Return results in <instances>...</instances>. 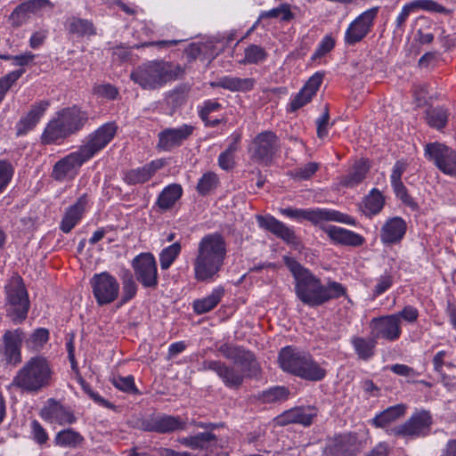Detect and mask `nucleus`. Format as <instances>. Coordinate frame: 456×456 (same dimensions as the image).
Wrapping results in <instances>:
<instances>
[{
    "mask_svg": "<svg viewBox=\"0 0 456 456\" xmlns=\"http://www.w3.org/2000/svg\"><path fill=\"white\" fill-rule=\"evenodd\" d=\"M406 230L407 224L402 217H391L380 229V240L387 246L398 244L403 239Z\"/></svg>",
    "mask_w": 456,
    "mask_h": 456,
    "instance_id": "393cba45",
    "label": "nucleus"
},
{
    "mask_svg": "<svg viewBox=\"0 0 456 456\" xmlns=\"http://www.w3.org/2000/svg\"><path fill=\"white\" fill-rule=\"evenodd\" d=\"M369 170L370 165L367 159L356 160L348 175L343 177L341 184L346 187L358 185L364 180Z\"/></svg>",
    "mask_w": 456,
    "mask_h": 456,
    "instance_id": "c9c22d12",
    "label": "nucleus"
},
{
    "mask_svg": "<svg viewBox=\"0 0 456 456\" xmlns=\"http://www.w3.org/2000/svg\"><path fill=\"white\" fill-rule=\"evenodd\" d=\"M183 74V69L165 61H149L138 65L130 74L133 82L144 90H155Z\"/></svg>",
    "mask_w": 456,
    "mask_h": 456,
    "instance_id": "423d86ee",
    "label": "nucleus"
},
{
    "mask_svg": "<svg viewBox=\"0 0 456 456\" xmlns=\"http://www.w3.org/2000/svg\"><path fill=\"white\" fill-rule=\"evenodd\" d=\"M110 382L116 388L122 392L133 395L139 394V390L134 384V379L132 375L126 377L119 375L113 376L110 379Z\"/></svg>",
    "mask_w": 456,
    "mask_h": 456,
    "instance_id": "de8ad7c7",
    "label": "nucleus"
},
{
    "mask_svg": "<svg viewBox=\"0 0 456 456\" xmlns=\"http://www.w3.org/2000/svg\"><path fill=\"white\" fill-rule=\"evenodd\" d=\"M88 118V113L77 106L59 110L45 127L41 142L48 145L62 142L82 130Z\"/></svg>",
    "mask_w": 456,
    "mask_h": 456,
    "instance_id": "20e7f679",
    "label": "nucleus"
},
{
    "mask_svg": "<svg viewBox=\"0 0 456 456\" xmlns=\"http://www.w3.org/2000/svg\"><path fill=\"white\" fill-rule=\"evenodd\" d=\"M322 78L323 75L322 73L317 72L313 75L290 102L289 110L296 111L307 104L319 90Z\"/></svg>",
    "mask_w": 456,
    "mask_h": 456,
    "instance_id": "bb28decb",
    "label": "nucleus"
},
{
    "mask_svg": "<svg viewBox=\"0 0 456 456\" xmlns=\"http://www.w3.org/2000/svg\"><path fill=\"white\" fill-rule=\"evenodd\" d=\"M86 204L87 197L86 194H84L77 199L75 204L67 209L60 225L61 230L64 233L69 232L78 223L85 212Z\"/></svg>",
    "mask_w": 456,
    "mask_h": 456,
    "instance_id": "7c9ffc66",
    "label": "nucleus"
},
{
    "mask_svg": "<svg viewBox=\"0 0 456 456\" xmlns=\"http://www.w3.org/2000/svg\"><path fill=\"white\" fill-rule=\"evenodd\" d=\"M329 119H330L329 110H328V108L326 107L325 111L316 121L317 135L319 138H323L327 135Z\"/></svg>",
    "mask_w": 456,
    "mask_h": 456,
    "instance_id": "338daca9",
    "label": "nucleus"
},
{
    "mask_svg": "<svg viewBox=\"0 0 456 456\" xmlns=\"http://www.w3.org/2000/svg\"><path fill=\"white\" fill-rule=\"evenodd\" d=\"M255 83V79L251 77H224L218 81L217 86L233 92H247L254 87Z\"/></svg>",
    "mask_w": 456,
    "mask_h": 456,
    "instance_id": "a19ab883",
    "label": "nucleus"
},
{
    "mask_svg": "<svg viewBox=\"0 0 456 456\" xmlns=\"http://www.w3.org/2000/svg\"><path fill=\"white\" fill-rule=\"evenodd\" d=\"M446 355H447V352L444 351V350L439 351L438 353H436L435 354V356L433 358L434 369L436 371H437L438 373H440L443 376L444 382L445 383L446 386L455 387L456 386V377L453 376L452 378H451L449 375H447L444 371V366L445 365L444 358Z\"/></svg>",
    "mask_w": 456,
    "mask_h": 456,
    "instance_id": "8fccbe9b",
    "label": "nucleus"
},
{
    "mask_svg": "<svg viewBox=\"0 0 456 456\" xmlns=\"http://www.w3.org/2000/svg\"><path fill=\"white\" fill-rule=\"evenodd\" d=\"M351 343L359 359L367 361L374 355L377 340L372 336L370 338L353 337Z\"/></svg>",
    "mask_w": 456,
    "mask_h": 456,
    "instance_id": "79ce46f5",
    "label": "nucleus"
},
{
    "mask_svg": "<svg viewBox=\"0 0 456 456\" xmlns=\"http://www.w3.org/2000/svg\"><path fill=\"white\" fill-rule=\"evenodd\" d=\"M122 289L123 295L121 298V304L128 302L136 295L137 285L134 281L131 273H127L124 278Z\"/></svg>",
    "mask_w": 456,
    "mask_h": 456,
    "instance_id": "6e6d98bb",
    "label": "nucleus"
},
{
    "mask_svg": "<svg viewBox=\"0 0 456 456\" xmlns=\"http://www.w3.org/2000/svg\"><path fill=\"white\" fill-rule=\"evenodd\" d=\"M163 167L161 160L151 161L142 167L126 173L125 181L129 184L143 183L149 181L157 170Z\"/></svg>",
    "mask_w": 456,
    "mask_h": 456,
    "instance_id": "473e14b6",
    "label": "nucleus"
},
{
    "mask_svg": "<svg viewBox=\"0 0 456 456\" xmlns=\"http://www.w3.org/2000/svg\"><path fill=\"white\" fill-rule=\"evenodd\" d=\"M280 150V139L272 131L259 133L252 141L250 151L252 158L258 162L270 165L273 158Z\"/></svg>",
    "mask_w": 456,
    "mask_h": 456,
    "instance_id": "2eb2a0df",
    "label": "nucleus"
},
{
    "mask_svg": "<svg viewBox=\"0 0 456 456\" xmlns=\"http://www.w3.org/2000/svg\"><path fill=\"white\" fill-rule=\"evenodd\" d=\"M414 11L423 10L436 13H448L449 11L435 0H413L410 2Z\"/></svg>",
    "mask_w": 456,
    "mask_h": 456,
    "instance_id": "3c124183",
    "label": "nucleus"
},
{
    "mask_svg": "<svg viewBox=\"0 0 456 456\" xmlns=\"http://www.w3.org/2000/svg\"><path fill=\"white\" fill-rule=\"evenodd\" d=\"M94 92L97 95L109 100L116 99L118 94V89L110 84L98 85L94 86Z\"/></svg>",
    "mask_w": 456,
    "mask_h": 456,
    "instance_id": "bf43d9fd",
    "label": "nucleus"
},
{
    "mask_svg": "<svg viewBox=\"0 0 456 456\" xmlns=\"http://www.w3.org/2000/svg\"><path fill=\"white\" fill-rule=\"evenodd\" d=\"M183 189L181 185L173 183L167 186L159 195L157 205L163 210L170 209L181 198Z\"/></svg>",
    "mask_w": 456,
    "mask_h": 456,
    "instance_id": "58836bf2",
    "label": "nucleus"
},
{
    "mask_svg": "<svg viewBox=\"0 0 456 456\" xmlns=\"http://www.w3.org/2000/svg\"><path fill=\"white\" fill-rule=\"evenodd\" d=\"M425 157L444 174L456 176V150L442 142H435L425 145Z\"/></svg>",
    "mask_w": 456,
    "mask_h": 456,
    "instance_id": "9b49d317",
    "label": "nucleus"
},
{
    "mask_svg": "<svg viewBox=\"0 0 456 456\" xmlns=\"http://www.w3.org/2000/svg\"><path fill=\"white\" fill-rule=\"evenodd\" d=\"M222 106L218 102L208 100L204 102L200 110L199 111V115L201 119H207V118H209L211 113L220 110Z\"/></svg>",
    "mask_w": 456,
    "mask_h": 456,
    "instance_id": "0e129e2a",
    "label": "nucleus"
},
{
    "mask_svg": "<svg viewBox=\"0 0 456 456\" xmlns=\"http://www.w3.org/2000/svg\"><path fill=\"white\" fill-rule=\"evenodd\" d=\"M335 46V41L331 37H325L320 45H318L316 51L312 56L313 60H317L324 56L326 53L330 52Z\"/></svg>",
    "mask_w": 456,
    "mask_h": 456,
    "instance_id": "13d9d810",
    "label": "nucleus"
},
{
    "mask_svg": "<svg viewBox=\"0 0 456 456\" xmlns=\"http://www.w3.org/2000/svg\"><path fill=\"white\" fill-rule=\"evenodd\" d=\"M83 436L73 428H66L58 432L54 437L57 446L77 448L84 443Z\"/></svg>",
    "mask_w": 456,
    "mask_h": 456,
    "instance_id": "ea45409f",
    "label": "nucleus"
},
{
    "mask_svg": "<svg viewBox=\"0 0 456 456\" xmlns=\"http://www.w3.org/2000/svg\"><path fill=\"white\" fill-rule=\"evenodd\" d=\"M267 52L260 45H249L244 51V64H257L267 58Z\"/></svg>",
    "mask_w": 456,
    "mask_h": 456,
    "instance_id": "a18cd8bd",
    "label": "nucleus"
},
{
    "mask_svg": "<svg viewBox=\"0 0 456 456\" xmlns=\"http://www.w3.org/2000/svg\"><path fill=\"white\" fill-rule=\"evenodd\" d=\"M281 15V20L284 21H289L294 17V14L289 9V5L287 4H282L277 8H273L270 11L262 12L260 18H278Z\"/></svg>",
    "mask_w": 456,
    "mask_h": 456,
    "instance_id": "5fc2aeb1",
    "label": "nucleus"
},
{
    "mask_svg": "<svg viewBox=\"0 0 456 456\" xmlns=\"http://www.w3.org/2000/svg\"><path fill=\"white\" fill-rule=\"evenodd\" d=\"M392 187L395 193V196L402 200V202L409 207L412 210H418L419 205L408 193V191L404 184L402 183H393Z\"/></svg>",
    "mask_w": 456,
    "mask_h": 456,
    "instance_id": "864d4df0",
    "label": "nucleus"
},
{
    "mask_svg": "<svg viewBox=\"0 0 456 456\" xmlns=\"http://www.w3.org/2000/svg\"><path fill=\"white\" fill-rule=\"evenodd\" d=\"M31 429L34 440L40 445L45 444L48 441V435L45 428L37 420L31 422Z\"/></svg>",
    "mask_w": 456,
    "mask_h": 456,
    "instance_id": "052dcab7",
    "label": "nucleus"
},
{
    "mask_svg": "<svg viewBox=\"0 0 456 456\" xmlns=\"http://www.w3.org/2000/svg\"><path fill=\"white\" fill-rule=\"evenodd\" d=\"M181 252V244L175 242L165 248L159 254L160 267L163 270L168 269Z\"/></svg>",
    "mask_w": 456,
    "mask_h": 456,
    "instance_id": "49530a36",
    "label": "nucleus"
},
{
    "mask_svg": "<svg viewBox=\"0 0 456 456\" xmlns=\"http://www.w3.org/2000/svg\"><path fill=\"white\" fill-rule=\"evenodd\" d=\"M379 12V7H372L358 16L347 28L345 40L348 45L362 41L370 31L373 21Z\"/></svg>",
    "mask_w": 456,
    "mask_h": 456,
    "instance_id": "a211bd4d",
    "label": "nucleus"
},
{
    "mask_svg": "<svg viewBox=\"0 0 456 456\" xmlns=\"http://www.w3.org/2000/svg\"><path fill=\"white\" fill-rule=\"evenodd\" d=\"M218 177L215 173L208 172L202 175L197 184V191L200 195H207L216 188Z\"/></svg>",
    "mask_w": 456,
    "mask_h": 456,
    "instance_id": "603ef678",
    "label": "nucleus"
},
{
    "mask_svg": "<svg viewBox=\"0 0 456 456\" xmlns=\"http://www.w3.org/2000/svg\"><path fill=\"white\" fill-rule=\"evenodd\" d=\"M411 12H414V10L411 7V3H407L406 4L403 5L401 12L398 14V16L395 19V30L404 31L405 22H406L407 19L409 18L410 13Z\"/></svg>",
    "mask_w": 456,
    "mask_h": 456,
    "instance_id": "e2e57ef3",
    "label": "nucleus"
},
{
    "mask_svg": "<svg viewBox=\"0 0 456 456\" xmlns=\"http://www.w3.org/2000/svg\"><path fill=\"white\" fill-rule=\"evenodd\" d=\"M24 338L25 334L20 329L5 331L3 336V342L7 362L14 365L20 362V346Z\"/></svg>",
    "mask_w": 456,
    "mask_h": 456,
    "instance_id": "a878e982",
    "label": "nucleus"
},
{
    "mask_svg": "<svg viewBox=\"0 0 456 456\" xmlns=\"http://www.w3.org/2000/svg\"><path fill=\"white\" fill-rule=\"evenodd\" d=\"M217 351L224 358L239 365L240 369L228 365L220 360H205L199 370L214 371L225 387L238 389L243 384L245 378L256 377L258 374L259 364L252 352L231 343L222 344L217 347Z\"/></svg>",
    "mask_w": 456,
    "mask_h": 456,
    "instance_id": "f257e3e1",
    "label": "nucleus"
},
{
    "mask_svg": "<svg viewBox=\"0 0 456 456\" xmlns=\"http://www.w3.org/2000/svg\"><path fill=\"white\" fill-rule=\"evenodd\" d=\"M405 406L403 404H396L387 408L380 413L377 414L372 419V424L376 428H386L392 422H395L405 413Z\"/></svg>",
    "mask_w": 456,
    "mask_h": 456,
    "instance_id": "4c0bfd02",
    "label": "nucleus"
},
{
    "mask_svg": "<svg viewBox=\"0 0 456 456\" xmlns=\"http://www.w3.org/2000/svg\"><path fill=\"white\" fill-rule=\"evenodd\" d=\"M13 167L8 160H0V193H2L13 175Z\"/></svg>",
    "mask_w": 456,
    "mask_h": 456,
    "instance_id": "4d7b16f0",
    "label": "nucleus"
},
{
    "mask_svg": "<svg viewBox=\"0 0 456 456\" xmlns=\"http://www.w3.org/2000/svg\"><path fill=\"white\" fill-rule=\"evenodd\" d=\"M384 204L382 194L377 189H373L363 200V213L370 216L377 215L381 211Z\"/></svg>",
    "mask_w": 456,
    "mask_h": 456,
    "instance_id": "37998d69",
    "label": "nucleus"
},
{
    "mask_svg": "<svg viewBox=\"0 0 456 456\" xmlns=\"http://www.w3.org/2000/svg\"><path fill=\"white\" fill-rule=\"evenodd\" d=\"M450 111L444 106L429 107L425 111V121L432 128L444 131L449 122Z\"/></svg>",
    "mask_w": 456,
    "mask_h": 456,
    "instance_id": "72a5a7b5",
    "label": "nucleus"
},
{
    "mask_svg": "<svg viewBox=\"0 0 456 456\" xmlns=\"http://www.w3.org/2000/svg\"><path fill=\"white\" fill-rule=\"evenodd\" d=\"M356 435L351 433L340 434L329 438L323 448L325 456H356L359 449Z\"/></svg>",
    "mask_w": 456,
    "mask_h": 456,
    "instance_id": "6ab92c4d",
    "label": "nucleus"
},
{
    "mask_svg": "<svg viewBox=\"0 0 456 456\" xmlns=\"http://www.w3.org/2000/svg\"><path fill=\"white\" fill-rule=\"evenodd\" d=\"M286 266L295 279V292L298 299L311 307L322 305L331 299L346 296V289L339 282L323 285L319 278L294 258L284 257Z\"/></svg>",
    "mask_w": 456,
    "mask_h": 456,
    "instance_id": "f03ea898",
    "label": "nucleus"
},
{
    "mask_svg": "<svg viewBox=\"0 0 456 456\" xmlns=\"http://www.w3.org/2000/svg\"><path fill=\"white\" fill-rule=\"evenodd\" d=\"M224 295V289L218 287L206 297L196 299L193 301V310L197 314H203L213 310L221 301Z\"/></svg>",
    "mask_w": 456,
    "mask_h": 456,
    "instance_id": "e433bc0d",
    "label": "nucleus"
},
{
    "mask_svg": "<svg viewBox=\"0 0 456 456\" xmlns=\"http://www.w3.org/2000/svg\"><path fill=\"white\" fill-rule=\"evenodd\" d=\"M40 416L50 423H57L61 426L73 424L77 421V418L71 411L53 398L47 401V404L40 411Z\"/></svg>",
    "mask_w": 456,
    "mask_h": 456,
    "instance_id": "4be33fe9",
    "label": "nucleus"
},
{
    "mask_svg": "<svg viewBox=\"0 0 456 456\" xmlns=\"http://www.w3.org/2000/svg\"><path fill=\"white\" fill-rule=\"evenodd\" d=\"M279 363L282 370L306 381L322 380L327 370L309 353L292 346L283 347L279 353Z\"/></svg>",
    "mask_w": 456,
    "mask_h": 456,
    "instance_id": "39448f33",
    "label": "nucleus"
},
{
    "mask_svg": "<svg viewBox=\"0 0 456 456\" xmlns=\"http://www.w3.org/2000/svg\"><path fill=\"white\" fill-rule=\"evenodd\" d=\"M64 28L68 34L77 37H90L96 35V28L92 20L77 16L67 18L64 22Z\"/></svg>",
    "mask_w": 456,
    "mask_h": 456,
    "instance_id": "2f4dec72",
    "label": "nucleus"
},
{
    "mask_svg": "<svg viewBox=\"0 0 456 456\" xmlns=\"http://www.w3.org/2000/svg\"><path fill=\"white\" fill-rule=\"evenodd\" d=\"M194 126L183 125L177 128H166L159 134L158 147L169 151L181 146L193 133Z\"/></svg>",
    "mask_w": 456,
    "mask_h": 456,
    "instance_id": "412c9836",
    "label": "nucleus"
},
{
    "mask_svg": "<svg viewBox=\"0 0 456 456\" xmlns=\"http://www.w3.org/2000/svg\"><path fill=\"white\" fill-rule=\"evenodd\" d=\"M408 163L406 160H397L393 167L391 174V184L402 183V175L406 171Z\"/></svg>",
    "mask_w": 456,
    "mask_h": 456,
    "instance_id": "69168bd1",
    "label": "nucleus"
},
{
    "mask_svg": "<svg viewBox=\"0 0 456 456\" xmlns=\"http://www.w3.org/2000/svg\"><path fill=\"white\" fill-rule=\"evenodd\" d=\"M393 284V277L390 274L382 275L377 281L373 289V296L379 297L386 292Z\"/></svg>",
    "mask_w": 456,
    "mask_h": 456,
    "instance_id": "680f3d73",
    "label": "nucleus"
},
{
    "mask_svg": "<svg viewBox=\"0 0 456 456\" xmlns=\"http://www.w3.org/2000/svg\"><path fill=\"white\" fill-rule=\"evenodd\" d=\"M289 390L283 386L273 387L267 390L262 391L257 395V399L264 403H272L281 402L288 399Z\"/></svg>",
    "mask_w": 456,
    "mask_h": 456,
    "instance_id": "c03bdc74",
    "label": "nucleus"
},
{
    "mask_svg": "<svg viewBox=\"0 0 456 456\" xmlns=\"http://www.w3.org/2000/svg\"><path fill=\"white\" fill-rule=\"evenodd\" d=\"M136 280L146 289H155L159 284L157 263L152 254L142 253L132 263Z\"/></svg>",
    "mask_w": 456,
    "mask_h": 456,
    "instance_id": "dca6fc26",
    "label": "nucleus"
},
{
    "mask_svg": "<svg viewBox=\"0 0 456 456\" xmlns=\"http://www.w3.org/2000/svg\"><path fill=\"white\" fill-rule=\"evenodd\" d=\"M432 423L430 412L423 410L415 412L403 424L394 427L387 433L400 437H423L430 433Z\"/></svg>",
    "mask_w": 456,
    "mask_h": 456,
    "instance_id": "9d476101",
    "label": "nucleus"
},
{
    "mask_svg": "<svg viewBox=\"0 0 456 456\" xmlns=\"http://www.w3.org/2000/svg\"><path fill=\"white\" fill-rule=\"evenodd\" d=\"M280 213L297 221L306 220L316 225L324 221H333L355 225L356 222L352 216L339 211L328 208L302 209L286 208H280Z\"/></svg>",
    "mask_w": 456,
    "mask_h": 456,
    "instance_id": "6e6552de",
    "label": "nucleus"
},
{
    "mask_svg": "<svg viewBox=\"0 0 456 456\" xmlns=\"http://www.w3.org/2000/svg\"><path fill=\"white\" fill-rule=\"evenodd\" d=\"M90 285L94 297L101 306L114 302L118 297L119 283L108 272L94 274Z\"/></svg>",
    "mask_w": 456,
    "mask_h": 456,
    "instance_id": "ddd939ff",
    "label": "nucleus"
},
{
    "mask_svg": "<svg viewBox=\"0 0 456 456\" xmlns=\"http://www.w3.org/2000/svg\"><path fill=\"white\" fill-rule=\"evenodd\" d=\"M256 220L261 228L272 232L284 241L288 243L295 241V232L275 217L272 216H257Z\"/></svg>",
    "mask_w": 456,
    "mask_h": 456,
    "instance_id": "cd10ccee",
    "label": "nucleus"
},
{
    "mask_svg": "<svg viewBox=\"0 0 456 456\" xmlns=\"http://www.w3.org/2000/svg\"><path fill=\"white\" fill-rule=\"evenodd\" d=\"M226 242L222 234L205 235L199 242L192 261L194 279L200 282L214 281L221 272L226 258Z\"/></svg>",
    "mask_w": 456,
    "mask_h": 456,
    "instance_id": "7ed1b4c3",
    "label": "nucleus"
},
{
    "mask_svg": "<svg viewBox=\"0 0 456 456\" xmlns=\"http://www.w3.org/2000/svg\"><path fill=\"white\" fill-rule=\"evenodd\" d=\"M316 410L314 408L296 407L285 411L274 419V422L278 426H287L289 424H301L308 427L313 423L314 418L316 417Z\"/></svg>",
    "mask_w": 456,
    "mask_h": 456,
    "instance_id": "b1692460",
    "label": "nucleus"
},
{
    "mask_svg": "<svg viewBox=\"0 0 456 456\" xmlns=\"http://www.w3.org/2000/svg\"><path fill=\"white\" fill-rule=\"evenodd\" d=\"M322 229L330 240L342 245L359 247L365 241L362 235L341 227L330 225Z\"/></svg>",
    "mask_w": 456,
    "mask_h": 456,
    "instance_id": "c756f323",
    "label": "nucleus"
},
{
    "mask_svg": "<svg viewBox=\"0 0 456 456\" xmlns=\"http://www.w3.org/2000/svg\"><path fill=\"white\" fill-rule=\"evenodd\" d=\"M216 436L211 432H202L194 436H189L179 439V443L192 450H204L215 444Z\"/></svg>",
    "mask_w": 456,
    "mask_h": 456,
    "instance_id": "f704fd0d",
    "label": "nucleus"
},
{
    "mask_svg": "<svg viewBox=\"0 0 456 456\" xmlns=\"http://www.w3.org/2000/svg\"><path fill=\"white\" fill-rule=\"evenodd\" d=\"M86 161H88L87 159L77 150L57 161L53 167L51 175L55 181H63L67 177H73Z\"/></svg>",
    "mask_w": 456,
    "mask_h": 456,
    "instance_id": "aec40b11",
    "label": "nucleus"
},
{
    "mask_svg": "<svg viewBox=\"0 0 456 456\" xmlns=\"http://www.w3.org/2000/svg\"><path fill=\"white\" fill-rule=\"evenodd\" d=\"M117 131L118 126L116 122L105 123L89 134L78 150L89 160L113 140Z\"/></svg>",
    "mask_w": 456,
    "mask_h": 456,
    "instance_id": "f8f14e48",
    "label": "nucleus"
},
{
    "mask_svg": "<svg viewBox=\"0 0 456 456\" xmlns=\"http://www.w3.org/2000/svg\"><path fill=\"white\" fill-rule=\"evenodd\" d=\"M319 168V165L315 162H309L304 167H299L296 171V175L301 179L310 178Z\"/></svg>",
    "mask_w": 456,
    "mask_h": 456,
    "instance_id": "774afa93",
    "label": "nucleus"
},
{
    "mask_svg": "<svg viewBox=\"0 0 456 456\" xmlns=\"http://www.w3.org/2000/svg\"><path fill=\"white\" fill-rule=\"evenodd\" d=\"M53 7L49 0H27L12 11L9 17L11 25L19 28L24 24L29 18V14H35L45 7Z\"/></svg>",
    "mask_w": 456,
    "mask_h": 456,
    "instance_id": "5701e85b",
    "label": "nucleus"
},
{
    "mask_svg": "<svg viewBox=\"0 0 456 456\" xmlns=\"http://www.w3.org/2000/svg\"><path fill=\"white\" fill-rule=\"evenodd\" d=\"M49 105L48 101H41L33 104L30 110L17 123V134H25L32 130L37 125Z\"/></svg>",
    "mask_w": 456,
    "mask_h": 456,
    "instance_id": "c85d7f7f",
    "label": "nucleus"
},
{
    "mask_svg": "<svg viewBox=\"0 0 456 456\" xmlns=\"http://www.w3.org/2000/svg\"><path fill=\"white\" fill-rule=\"evenodd\" d=\"M53 371L44 356L30 358L14 376L12 386L27 393H38L52 384Z\"/></svg>",
    "mask_w": 456,
    "mask_h": 456,
    "instance_id": "0eeeda50",
    "label": "nucleus"
},
{
    "mask_svg": "<svg viewBox=\"0 0 456 456\" xmlns=\"http://www.w3.org/2000/svg\"><path fill=\"white\" fill-rule=\"evenodd\" d=\"M140 429L145 432L169 434L186 428V421L180 416L165 413L151 414L140 421Z\"/></svg>",
    "mask_w": 456,
    "mask_h": 456,
    "instance_id": "4468645a",
    "label": "nucleus"
},
{
    "mask_svg": "<svg viewBox=\"0 0 456 456\" xmlns=\"http://www.w3.org/2000/svg\"><path fill=\"white\" fill-rule=\"evenodd\" d=\"M401 321L398 314L373 318L370 322V335L374 339L394 341L401 335Z\"/></svg>",
    "mask_w": 456,
    "mask_h": 456,
    "instance_id": "f3484780",
    "label": "nucleus"
},
{
    "mask_svg": "<svg viewBox=\"0 0 456 456\" xmlns=\"http://www.w3.org/2000/svg\"><path fill=\"white\" fill-rule=\"evenodd\" d=\"M7 302L11 306L10 315L12 321L20 323L27 318L29 309L28 292L20 276H12L5 286Z\"/></svg>",
    "mask_w": 456,
    "mask_h": 456,
    "instance_id": "1a4fd4ad",
    "label": "nucleus"
},
{
    "mask_svg": "<svg viewBox=\"0 0 456 456\" xmlns=\"http://www.w3.org/2000/svg\"><path fill=\"white\" fill-rule=\"evenodd\" d=\"M49 339V331L45 328H38L34 330L30 337L26 339L28 348L39 350Z\"/></svg>",
    "mask_w": 456,
    "mask_h": 456,
    "instance_id": "09e8293b",
    "label": "nucleus"
}]
</instances>
